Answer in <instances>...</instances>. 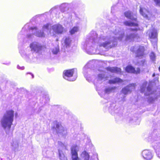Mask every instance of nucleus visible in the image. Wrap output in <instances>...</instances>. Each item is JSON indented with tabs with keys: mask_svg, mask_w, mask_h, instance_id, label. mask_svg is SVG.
Listing matches in <instances>:
<instances>
[{
	"mask_svg": "<svg viewBox=\"0 0 160 160\" xmlns=\"http://www.w3.org/2000/svg\"><path fill=\"white\" fill-rule=\"evenodd\" d=\"M14 112L12 110H7L1 120L2 127L4 129L10 130L13 121Z\"/></svg>",
	"mask_w": 160,
	"mask_h": 160,
	"instance_id": "obj_1",
	"label": "nucleus"
},
{
	"mask_svg": "<svg viewBox=\"0 0 160 160\" xmlns=\"http://www.w3.org/2000/svg\"><path fill=\"white\" fill-rule=\"evenodd\" d=\"M125 70L128 73H133L136 74H139L141 72V70L139 68H135L131 65H127L125 68Z\"/></svg>",
	"mask_w": 160,
	"mask_h": 160,
	"instance_id": "obj_2",
	"label": "nucleus"
},
{
	"mask_svg": "<svg viewBox=\"0 0 160 160\" xmlns=\"http://www.w3.org/2000/svg\"><path fill=\"white\" fill-rule=\"evenodd\" d=\"M52 28L54 32L58 34H61L65 31V29L62 25L59 24H57L53 25Z\"/></svg>",
	"mask_w": 160,
	"mask_h": 160,
	"instance_id": "obj_3",
	"label": "nucleus"
},
{
	"mask_svg": "<svg viewBox=\"0 0 160 160\" xmlns=\"http://www.w3.org/2000/svg\"><path fill=\"white\" fill-rule=\"evenodd\" d=\"M43 46L40 45L38 43L34 42L30 45V47L32 51L38 52L42 50Z\"/></svg>",
	"mask_w": 160,
	"mask_h": 160,
	"instance_id": "obj_4",
	"label": "nucleus"
},
{
	"mask_svg": "<svg viewBox=\"0 0 160 160\" xmlns=\"http://www.w3.org/2000/svg\"><path fill=\"white\" fill-rule=\"evenodd\" d=\"M78 151L76 146H74L71 148V152L72 160H79L80 159L78 156Z\"/></svg>",
	"mask_w": 160,
	"mask_h": 160,
	"instance_id": "obj_5",
	"label": "nucleus"
},
{
	"mask_svg": "<svg viewBox=\"0 0 160 160\" xmlns=\"http://www.w3.org/2000/svg\"><path fill=\"white\" fill-rule=\"evenodd\" d=\"M74 73V69L65 70L63 72V77L64 79L68 80V78L73 76Z\"/></svg>",
	"mask_w": 160,
	"mask_h": 160,
	"instance_id": "obj_6",
	"label": "nucleus"
},
{
	"mask_svg": "<svg viewBox=\"0 0 160 160\" xmlns=\"http://www.w3.org/2000/svg\"><path fill=\"white\" fill-rule=\"evenodd\" d=\"M145 51L144 47V46H139L136 51V57L142 58L145 55L144 53Z\"/></svg>",
	"mask_w": 160,
	"mask_h": 160,
	"instance_id": "obj_7",
	"label": "nucleus"
},
{
	"mask_svg": "<svg viewBox=\"0 0 160 160\" xmlns=\"http://www.w3.org/2000/svg\"><path fill=\"white\" fill-rule=\"evenodd\" d=\"M139 12L144 18L147 19H148V16L152 15L149 10L141 7L140 8Z\"/></svg>",
	"mask_w": 160,
	"mask_h": 160,
	"instance_id": "obj_8",
	"label": "nucleus"
},
{
	"mask_svg": "<svg viewBox=\"0 0 160 160\" xmlns=\"http://www.w3.org/2000/svg\"><path fill=\"white\" fill-rule=\"evenodd\" d=\"M136 84L134 83H132L129 84L127 86V87H124L122 89V93L124 94H127L128 93H131L132 92L131 90L129 88H132L131 89H135Z\"/></svg>",
	"mask_w": 160,
	"mask_h": 160,
	"instance_id": "obj_9",
	"label": "nucleus"
},
{
	"mask_svg": "<svg viewBox=\"0 0 160 160\" xmlns=\"http://www.w3.org/2000/svg\"><path fill=\"white\" fill-rule=\"evenodd\" d=\"M143 158L147 160H150L152 158V155L151 152L148 150H144L142 153Z\"/></svg>",
	"mask_w": 160,
	"mask_h": 160,
	"instance_id": "obj_10",
	"label": "nucleus"
},
{
	"mask_svg": "<svg viewBox=\"0 0 160 160\" xmlns=\"http://www.w3.org/2000/svg\"><path fill=\"white\" fill-rule=\"evenodd\" d=\"M125 16L128 19L134 21H137V18H134L132 12L130 11H127L124 13Z\"/></svg>",
	"mask_w": 160,
	"mask_h": 160,
	"instance_id": "obj_11",
	"label": "nucleus"
},
{
	"mask_svg": "<svg viewBox=\"0 0 160 160\" xmlns=\"http://www.w3.org/2000/svg\"><path fill=\"white\" fill-rule=\"evenodd\" d=\"M149 36L152 40H154L156 41H157L158 33L155 30H153L149 34Z\"/></svg>",
	"mask_w": 160,
	"mask_h": 160,
	"instance_id": "obj_12",
	"label": "nucleus"
},
{
	"mask_svg": "<svg viewBox=\"0 0 160 160\" xmlns=\"http://www.w3.org/2000/svg\"><path fill=\"white\" fill-rule=\"evenodd\" d=\"M123 81L118 77H115L111 80V84H116L122 83Z\"/></svg>",
	"mask_w": 160,
	"mask_h": 160,
	"instance_id": "obj_13",
	"label": "nucleus"
},
{
	"mask_svg": "<svg viewBox=\"0 0 160 160\" xmlns=\"http://www.w3.org/2000/svg\"><path fill=\"white\" fill-rule=\"evenodd\" d=\"M111 72L117 74H121L122 73L121 69L117 67H111Z\"/></svg>",
	"mask_w": 160,
	"mask_h": 160,
	"instance_id": "obj_14",
	"label": "nucleus"
},
{
	"mask_svg": "<svg viewBox=\"0 0 160 160\" xmlns=\"http://www.w3.org/2000/svg\"><path fill=\"white\" fill-rule=\"evenodd\" d=\"M81 155L84 159V160H89V155L88 153L85 151H83Z\"/></svg>",
	"mask_w": 160,
	"mask_h": 160,
	"instance_id": "obj_15",
	"label": "nucleus"
},
{
	"mask_svg": "<svg viewBox=\"0 0 160 160\" xmlns=\"http://www.w3.org/2000/svg\"><path fill=\"white\" fill-rule=\"evenodd\" d=\"M137 34H131L126 37V39L127 40L132 41L137 36Z\"/></svg>",
	"mask_w": 160,
	"mask_h": 160,
	"instance_id": "obj_16",
	"label": "nucleus"
},
{
	"mask_svg": "<svg viewBox=\"0 0 160 160\" xmlns=\"http://www.w3.org/2000/svg\"><path fill=\"white\" fill-rule=\"evenodd\" d=\"M36 36L37 37L42 38L45 37V34L43 32L41 31H37L35 34Z\"/></svg>",
	"mask_w": 160,
	"mask_h": 160,
	"instance_id": "obj_17",
	"label": "nucleus"
},
{
	"mask_svg": "<svg viewBox=\"0 0 160 160\" xmlns=\"http://www.w3.org/2000/svg\"><path fill=\"white\" fill-rule=\"evenodd\" d=\"M57 133H60L62 135H66L67 133V130L64 128H62L60 130L58 131Z\"/></svg>",
	"mask_w": 160,
	"mask_h": 160,
	"instance_id": "obj_18",
	"label": "nucleus"
},
{
	"mask_svg": "<svg viewBox=\"0 0 160 160\" xmlns=\"http://www.w3.org/2000/svg\"><path fill=\"white\" fill-rule=\"evenodd\" d=\"M158 98V97L157 96L155 97L154 98L150 97L148 99L147 101L149 103H152L154 102L155 100L157 99Z\"/></svg>",
	"mask_w": 160,
	"mask_h": 160,
	"instance_id": "obj_19",
	"label": "nucleus"
},
{
	"mask_svg": "<svg viewBox=\"0 0 160 160\" xmlns=\"http://www.w3.org/2000/svg\"><path fill=\"white\" fill-rule=\"evenodd\" d=\"M78 29L77 27H74L70 31L71 34H74L75 32L78 31Z\"/></svg>",
	"mask_w": 160,
	"mask_h": 160,
	"instance_id": "obj_20",
	"label": "nucleus"
},
{
	"mask_svg": "<svg viewBox=\"0 0 160 160\" xmlns=\"http://www.w3.org/2000/svg\"><path fill=\"white\" fill-rule=\"evenodd\" d=\"M38 29V28L36 27H30L28 28V30L29 31L32 32L34 30L37 31Z\"/></svg>",
	"mask_w": 160,
	"mask_h": 160,
	"instance_id": "obj_21",
	"label": "nucleus"
},
{
	"mask_svg": "<svg viewBox=\"0 0 160 160\" xmlns=\"http://www.w3.org/2000/svg\"><path fill=\"white\" fill-rule=\"evenodd\" d=\"M70 43V39L69 38H66L65 40V43L67 46H69Z\"/></svg>",
	"mask_w": 160,
	"mask_h": 160,
	"instance_id": "obj_22",
	"label": "nucleus"
},
{
	"mask_svg": "<svg viewBox=\"0 0 160 160\" xmlns=\"http://www.w3.org/2000/svg\"><path fill=\"white\" fill-rule=\"evenodd\" d=\"M50 24L49 23H47L45 25H44L42 28L43 29H48L49 28Z\"/></svg>",
	"mask_w": 160,
	"mask_h": 160,
	"instance_id": "obj_23",
	"label": "nucleus"
},
{
	"mask_svg": "<svg viewBox=\"0 0 160 160\" xmlns=\"http://www.w3.org/2000/svg\"><path fill=\"white\" fill-rule=\"evenodd\" d=\"M110 92V88H106L104 90V93L105 94H109Z\"/></svg>",
	"mask_w": 160,
	"mask_h": 160,
	"instance_id": "obj_24",
	"label": "nucleus"
},
{
	"mask_svg": "<svg viewBox=\"0 0 160 160\" xmlns=\"http://www.w3.org/2000/svg\"><path fill=\"white\" fill-rule=\"evenodd\" d=\"M156 5L160 6V0H153Z\"/></svg>",
	"mask_w": 160,
	"mask_h": 160,
	"instance_id": "obj_25",
	"label": "nucleus"
},
{
	"mask_svg": "<svg viewBox=\"0 0 160 160\" xmlns=\"http://www.w3.org/2000/svg\"><path fill=\"white\" fill-rule=\"evenodd\" d=\"M130 26L138 27V24L137 23L130 22Z\"/></svg>",
	"mask_w": 160,
	"mask_h": 160,
	"instance_id": "obj_26",
	"label": "nucleus"
},
{
	"mask_svg": "<svg viewBox=\"0 0 160 160\" xmlns=\"http://www.w3.org/2000/svg\"><path fill=\"white\" fill-rule=\"evenodd\" d=\"M60 158L61 160H67V158L64 155L62 156L61 155H60Z\"/></svg>",
	"mask_w": 160,
	"mask_h": 160,
	"instance_id": "obj_27",
	"label": "nucleus"
},
{
	"mask_svg": "<svg viewBox=\"0 0 160 160\" xmlns=\"http://www.w3.org/2000/svg\"><path fill=\"white\" fill-rule=\"evenodd\" d=\"M124 24L126 26H130V22H129L128 21H126L124 22Z\"/></svg>",
	"mask_w": 160,
	"mask_h": 160,
	"instance_id": "obj_28",
	"label": "nucleus"
},
{
	"mask_svg": "<svg viewBox=\"0 0 160 160\" xmlns=\"http://www.w3.org/2000/svg\"><path fill=\"white\" fill-rule=\"evenodd\" d=\"M145 86H144V87L142 86L140 88V92L141 93H143L145 91Z\"/></svg>",
	"mask_w": 160,
	"mask_h": 160,
	"instance_id": "obj_29",
	"label": "nucleus"
},
{
	"mask_svg": "<svg viewBox=\"0 0 160 160\" xmlns=\"http://www.w3.org/2000/svg\"><path fill=\"white\" fill-rule=\"evenodd\" d=\"M117 89V88L116 87H113L111 88V92H114Z\"/></svg>",
	"mask_w": 160,
	"mask_h": 160,
	"instance_id": "obj_30",
	"label": "nucleus"
},
{
	"mask_svg": "<svg viewBox=\"0 0 160 160\" xmlns=\"http://www.w3.org/2000/svg\"><path fill=\"white\" fill-rule=\"evenodd\" d=\"M102 75L101 74H99L98 75V78L99 79H101L103 78Z\"/></svg>",
	"mask_w": 160,
	"mask_h": 160,
	"instance_id": "obj_31",
	"label": "nucleus"
},
{
	"mask_svg": "<svg viewBox=\"0 0 160 160\" xmlns=\"http://www.w3.org/2000/svg\"><path fill=\"white\" fill-rule=\"evenodd\" d=\"M109 44V43L108 42L104 43H103L102 45L104 47H106Z\"/></svg>",
	"mask_w": 160,
	"mask_h": 160,
	"instance_id": "obj_32",
	"label": "nucleus"
},
{
	"mask_svg": "<svg viewBox=\"0 0 160 160\" xmlns=\"http://www.w3.org/2000/svg\"><path fill=\"white\" fill-rule=\"evenodd\" d=\"M152 90L150 86H148L147 88V90L148 92H150Z\"/></svg>",
	"mask_w": 160,
	"mask_h": 160,
	"instance_id": "obj_33",
	"label": "nucleus"
},
{
	"mask_svg": "<svg viewBox=\"0 0 160 160\" xmlns=\"http://www.w3.org/2000/svg\"><path fill=\"white\" fill-rule=\"evenodd\" d=\"M60 126H61V124L58 123L56 125V128H59Z\"/></svg>",
	"mask_w": 160,
	"mask_h": 160,
	"instance_id": "obj_34",
	"label": "nucleus"
},
{
	"mask_svg": "<svg viewBox=\"0 0 160 160\" xmlns=\"http://www.w3.org/2000/svg\"><path fill=\"white\" fill-rule=\"evenodd\" d=\"M130 30L131 31H137L138 29L137 28H134V29L130 28Z\"/></svg>",
	"mask_w": 160,
	"mask_h": 160,
	"instance_id": "obj_35",
	"label": "nucleus"
},
{
	"mask_svg": "<svg viewBox=\"0 0 160 160\" xmlns=\"http://www.w3.org/2000/svg\"><path fill=\"white\" fill-rule=\"evenodd\" d=\"M134 48L133 47H132V48L131 49H130V50L132 52H134L135 51V50H134Z\"/></svg>",
	"mask_w": 160,
	"mask_h": 160,
	"instance_id": "obj_36",
	"label": "nucleus"
},
{
	"mask_svg": "<svg viewBox=\"0 0 160 160\" xmlns=\"http://www.w3.org/2000/svg\"><path fill=\"white\" fill-rule=\"evenodd\" d=\"M27 74H31L32 76V78H34V75L32 73H27Z\"/></svg>",
	"mask_w": 160,
	"mask_h": 160,
	"instance_id": "obj_37",
	"label": "nucleus"
},
{
	"mask_svg": "<svg viewBox=\"0 0 160 160\" xmlns=\"http://www.w3.org/2000/svg\"><path fill=\"white\" fill-rule=\"evenodd\" d=\"M141 62H142V64L143 65H144L145 63V60H143V61H141Z\"/></svg>",
	"mask_w": 160,
	"mask_h": 160,
	"instance_id": "obj_38",
	"label": "nucleus"
},
{
	"mask_svg": "<svg viewBox=\"0 0 160 160\" xmlns=\"http://www.w3.org/2000/svg\"><path fill=\"white\" fill-rule=\"evenodd\" d=\"M155 73H153L152 75V77H154V76H155Z\"/></svg>",
	"mask_w": 160,
	"mask_h": 160,
	"instance_id": "obj_39",
	"label": "nucleus"
},
{
	"mask_svg": "<svg viewBox=\"0 0 160 160\" xmlns=\"http://www.w3.org/2000/svg\"><path fill=\"white\" fill-rule=\"evenodd\" d=\"M20 69H24V67L23 66V67H21Z\"/></svg>",
	"mask_w": 160,
	"mask_h": 160,
	"instance_id": "obj_40",
	"label": "nucleus"
},
{
	"mask_svg": "<svg viewBox=\"0 0 160 160\" xmlns=\"http://www.w3.org/2000/svg\"><path fill=\"white\" fill-rule=\"evenodd\" d=\"M153 92H154V91H153V92H152L149 94L148 95H149L150 94H152L153 93Z\"/></svg>",
	"mask_w": 160,
	"mask_h": 160,
	"instance_id": "obj_41",
	"label": "nucleus"
},
{
	"mask_svg": "<svg viewBox=\"0 0 160 160\" xmlns=\"http://www.w3.org/2000/svg\"><path fill=\"white\" fill-rule=\"evenodd\" d=\"M158 70H159V72H160V65L159 66L158 68Z\"/></svg>",
	"mask_w": 160,
	"mask_h": 160,
	"instance_id": "obj_42",
	"label": "nucleus"
},
{
	"mask_svg": "<svg viewBox=\"0 0 160 160\" xmlns=\"http://www.w3.org/2000/svg\"><path fill=\"white\" fill-rule=\"evenodd\" d=\"M157 75H158V76H159V74H157Z\"/></svg>",
	"mask_w": 160,
	"mask_h": 160,
	"instance_id": "obj_43",
	"label": "nucleus"
}]
</instances>
